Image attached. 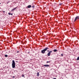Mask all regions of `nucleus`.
Returning <instances> with one entry per match:
<instances>
[{
    "instance_id": "obj_19",
    "label": "nucleus",
    "mask_w": 79,
    "mask_h": 79,
    "mask_svg": "<svg viewBox=\"0 0 79 79\" xmlns=\"http://www.w3.org/2000/svg\"><path fill=\"white\" fill-rule=\"evenodd\" d=\"M10 15H11V16H13V14H10Z\"/></svg>"
},
{
    "instance_id": "obj_9",
    "label": "nucleus",
    "mask_w": 79,
    "mask_h": 79,
    "mask_svg": "<svg viewBox=\"0 0 79 79\" xmlns=\"http://www.w3.org/2000/svg\"><path fill=\"white\" fill-rule=\"evenodd\" d=\"M37 76H39V73H37Z\"/></svg>"
},
{
    "instance_id": "obj_8",
    "label": "nucleus",
    "mask_w": 79,
    "mask_h": 79,
    "mask_svg": "<svg viewBox=\"0 0 79 79\" xmlns=\"http://www.w3.org/2000/svg\"><path fill=\"white\" fill-rule=\"evenodd\" d=\"M53 51V52H57V50L54 49Z\"/></svg>"
},
{
    "instance_id": "obj_2",
    "label": "nucleus",
    "mask_w": 79,
    "mask_h": 79,
    "mask_svg": "<svg viewBox=\"0 0 79 79\" xmlns=\"http://www.w3.org/2000/svg\"><path fill=\"white\" fill-rule=\"evenodd\" d=\"M12 65L13 68H15V60H12Z\"/></svg>"
},
{
    "instance_id": "obj_13",
    "label": "nucleus",
    "mask_w": 79,
    "mask_h": 79,
    "mask_svg": "<svg viewBox=\"0 0 79 79\" xmlns=\"http://www.w3.org/2000/svg\"><path fill=\"white\" fill-rule=\"evenodd\" d=\"M22 77H24V75L22 74Z\"/></svg>"
},
{
    "instance_id": "obj_1",
    "label": "nucleus",
    "mask_w": 79,
    "mask_h": 79,
    "mask_svg": "<svg viewBox=\"0 0 79 79\" xmlns=\"http://www.w3.org/2000/svg\"><path fill=\"white\" fill-rule=\"evenodd\" d=\"M49 49V48L48 47H46L45 48L42 50L41 51V52L42 53H43V54H44L45 53V51H47V50Z\"/></svg>"
},
{
    "instance_id": "obj_4",
    "label": "nucleus",
    "mask_w": 79,
    "mask_h": 79,
    "mask_svg": "<svg viewBox=\"0 0 79 79\" xmlns=\"http://www.w3.org/2000/svg\"><path fill=\"white\" fill-rule=\"evenodd\" d=\"M77 19H79V16H77L75 18V19L74 21H76V20H77Z\"/></svg>"
},
{
    "instance_id": "obj_25",
    "label": "nucleus",
    "mask_w": 79,
    "mask_h": 79,
    "mask_svg": "<svg viewBox=\"0 0 79 79\" xmlns=\"http://www.w3.org/2000/svg\"><path fill=\"white\" fill-rule=\"evenodd\" d=\"M7 3H8V2Z\"/></svg>"
},
{
    "instance_id": "obj_14",
    "label": "nucleus",
    "mask_w": 79,
    "mask_h": 79,
    "mask_svg": "<svg viewBox=\"0 0 79 79\" xmlns=\"http://www.w3.org/2000/svg\"><path fill=\"white\" fill-rule=\"evenodd\" d=\"M61 56H63V54H61Z\"/></svg>"
},
{
    "instance_id": "obj_21",
    "label": "nucleus",
    "mask_w": 79,
    "mask_h": 79,
    "mask_svg": "<svg viewBox=\"0 0 79 79\" xmlns=\"http://www.w3.org/2000/svg\"><path fill=\"white\" fill-rule=\"evenodd\" d=\"M56 78H53V79H56Z\"/></svg>"
},
{
    "instance_id": "obj_3",
    "label": "nucleus",
    "mask_w": 79,
    "mask_h": 79,
    "mask_svg": "<svg viewBox=\"0 0 79 79\" xmlns=\"http://www.w3.org/2000/svg\"><path fill=\"white\" fill-rule=\"evenodd\" d=\"M52 51H49V52H48L47 54L48 56H50V54H51V53H52Z\"/></svg>"
},
{
    "instance_id": "obj_5",
    "label": "nucleus",
    "mask_w": 79,
    "mask_h": 79,
    "mask_svg": "<svg viewBox=\"0 0 79 79\" xmlns=\"http://www.w3.org/2000/svg\"><path fill=\"white\" fill-rule=\"evenodd\" d=\"M44 66L45 67H49V66H50V65L48 64H45L44 65Z\"/></svg>"
},
{
    "instance_id": "obj_17",
    "label": "nucleus",
    "mask_w": 79,
    "mask_h": 79,
    "mask_svg": "<svg viewBox=\"0 0 79 79\" xmlns=\"http://www.w3.org/2000/svg\"><path fill=\"white\" fill-rule=\"evenodd\" d=\"M62 3H61V4L60 3V4H59V5H62Z\"/></svg>"
},
{
    "instance_id": "obj_11",
    "label": "nucleus",
    "mask_w": 79,
    "mask_h": 79,
    "mask_svg": "<svg viewBox=\"0 0 79 79\" xmlns=\"http://www.w3.org/2000/svg\"><path fill=\"white\" fill-rule=\"evenodd\" d=\"M5 57H8V55H5Z\"/></svg>"
},
{
    "instance_id": "obj_6",
    "label": "nucleus",
    "mask_w": 79,
    "mask_h": 79,
    "mask_svg": "<svg viewBox=\"0 0 79 79\" xmlns=\"http://www.w3.org/2000/svg\"><path fill=\"white\" fill-rule=\"evenodd\" d=\"M31 7L32 6L31 5H29L27 6V8H31Z\"/></svg>"
},
{
    "instance_id": "obj_16",
    "label": "nucleus",
    "mask_w": 79,
    "mask_h": 79,
    "mask_svg": "<svg viewBox=\"0 0 79 79\" xmlns=\"http://www.w3.org/2000/svg\"><path fill=\"white\" fill-rule=\"evenodd\" d=\"M8 15H11V13H8Z\"/></svg>"
},
{
    "instance_id": "obj_10",
    "label": "nucleus",
    "mask_w": 79,
    "mask_h": 79,
    "mask_svg": "<svg viewBox=\"0 0 79 79\" xmlns=\"http://www.w3.org/2000/svg\"><path fill=\"white\" fill-rule=\"evenodd\" d=\"M77 61H78V60H79V56L77 58Z\"/></svg>"
},
{
    "instance_id": "obj_22",
    "label": "nucleus",
    "mask_w": 79,
    "mask_h": 79,
    "mask_svg": "<svg viewBox=\"0 0 79 79\" xmlns=\"http://www.w3.org/2000/svg\"><path fill=\"white\" fill-rule=\"evenodd\" d=\"M17 53H19V51H17Z\"/></svg>"
},
{
    "instance_id": "obj_7",
    "label": "nucleus",
    "mask_w": 79,
    "mask_h": 79,
    "mask_svg": "<svg viewBox=\"0 0 79 79\" xmlns=\"http://www.w3.org/2000/svg\"><path fill=\"white\" fill-rule=\"evenodd\" d=\"M17 7H15V8H14L13 9H12L11 11H14V10H15L16 9Z\"/></svg>"
},
{
    "instance_id": "obj_24",
    "label": "nucleus",
    "mask_w": 79,
    "mask_h": 79,
    "mask_svg": "<svg viewBox=\"0 0 79 79\" xmlns=\"http://www.w3.org/2000/svg\"><path fill=\"white\" fill-rule=\"evenodd\" d=\"M1 3H0V5H1Z\"/></svg>"
},
{
    "instance_id": "obj_23",
    "label": "nucleus",
    "mask_w": 79,
    "mask_h": 79,
    "mask_svg": "<svg viewBox=\"0 0 79 79\" xmlns=\"http://www.w3.org/2000/svg\"><path fill=\"white\" fill-rule=\"evenodd\" d=\"M48 52H49V50H48Z\"/></svg>"
},
{
    "instance_id": "obj_15",
    "label": "nucleus",
    "mask_w": 79,
    "mask_h": 79,
    "mask_svg": "<svg viewBox=\"0 0 79 79\" xmlns=\"http://www.w3.org/2000/svg\"><path fill=\"white\" fill-rule=\"evenodd\" d=\"M50 61H47L46 62V63H50Z\"/></svg>"
},
{
    "instance_id": "obj_18",
    "label": "nucleus",
    "mask_w": 79,
    "mask_h": 79,
    "mask_svg": "<svg viewBox=\"0 0 79 79\" xmlns=\"http://www.w3.org/2000/svg\"><path fill=\"white\" fill-rule=\"evenodd\" d=\"M2 12H3V13H5V11H2Z\"/></svg>"
},
{
    "instance_id": "obj_20",
    "label": "nucleus",
    "mask_w": 79,
    "mask_h": 79,
    "mask_svg": "<svg viewBox=\"0 0 79 79\" xmlns=\"http://www.w3.org/2000/svg\"><path fill=\"white\" fill-rule=\"evenodd\" d=\"M15 76H13V78H15Z\"/></svg>"
},
{
    "instance_id": "obj_12",
    "label": "nucleus",
    "mask_w": 79,
    "mask_h": 79,
    "mask_svg": "<svg viewBox=\"0 0 79 79\" xmlns=\"http://www.w3.org/2000/svg\"><path fill=\"white\" fill-rule=\"evenodd\" d=\"M32 8H35V6L34 5L32 6Z\"/></svg>"
}]
</instances>
